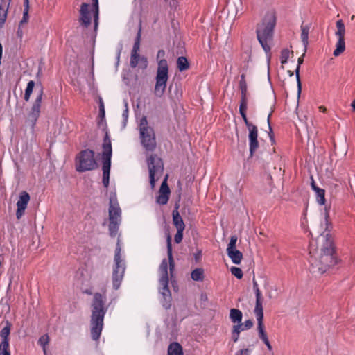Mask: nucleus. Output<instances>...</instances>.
Returning <instances> with one entry per match:
<instances>
[{
	"mask_svg": "<svg viewBox=\"0 0 355 355\" xmlns=\"http://www.w3.org/2000/svg\"><path fill=\"white\" fill-rule=\"evenodd\" d=\"M243 121L248 128L249 131L248 139H249V150H250V157H252L254 153L258 149L259 144L258 141V128L255 125H253L250 123L248 118L247 115H241Z\"/></svg>",
	"mask_w": 355,
	"mask_h": 355,
	"instance_id": "dca6fc26",
	"label": "nucleus"
},
{
	"mask_svg": "<svg viewBox=\"0 0 355 355\" xmlns=\"http://www.w3.org/2000/svg\"><path fill=\"white\" fill-rule=\"evenodd\" d=\"M168 79V67L166 60L162 59L158 62L156 75V83L154 93L155 96L161 97L165 92L166 83Z\"/></svg>",
	"mask_w": 355,
	"mask_h": 355,
	"instance_id": "f8f14e48",
	"label": "nucleus"
},
{
	"mask_svg": "<svg viewBox=\"0 0 355 355\" xmlns=\"http://www.w3.org/2000/svg\"><path fill=\"white\" fill-rule=\"evenodd\" d=\"M101 109H105L104 103L101 98H100V99H99V110H101Z\"/></svg>",
	"mask_w": 355,
	"mask_h": 355,
	"instance_id": "603ef678",
	"label": "nucleus"
},
{
	"mask_svg": "<svg viewBox=\"0 0 355 355\" xmlns=\"http://www.w3.org/2000/svg\"><path fill=\"white\" fill-rule=\"evenodd\" d=\"M184 230H178L177 232L174 236V241L176 243H180L182 242L183 239V232Z\"/></svg>",
	"mask_w": 355,
	"mask_h": 355,
	"instance_id": "ea45409f",
	"label": "nucleus"
},
{
	"mask_svg": "<svg viewBox=\"0 0 355 355\" xmlns=\"http://www.w3.org/2000/svg\"><path fill=\"white\" fill-rule=\"evenodd\" d=\"M191 277L194 281H202L204 279V270L202 268H196L191 274Z\"/></svg>",
	"mask_w": 355,
	"mask_h": 355,
	"instance_id": "c756f323",
	"label": "nucleus"
},
{
	"mask_svg": "<svg viewBox=\"0 0 355 355\" xmlns=\"http://www.w3.org/2000/svg\"><path fill=\"white\" fill-rule=\"evenodd\" d=\"M126 266L125 261L121 257V248L118 241L114 257V265L112 272V283L114 290H118L123 279Z\"/></svg>",
	"mask_w": 355,
	"mask_h": 355,
	"instance_id": "423d86ee",
	"label": "nucleus"
},
{
	"mask_svg": "<svg viewBox=\"0 0 355 355\" xmlns=\"http://www.w3.org/2000/svg\"><path fill=\"white\" fill-rule=\"evenodd\" d=\"M112 155V144L108 133L106 132L103 139L102 153V182L105 188H107L110 183V173L111 167V157Z\"/></svg>",
	"mask_w": 355,
	"mask_h": 355,
	"instance_id": "0eeeda50",
	"label": "nucleus"
},
{
	"mask_svg": "<svg viewBox=\"0 0 355 355\" xmlns=\"http://www.w3.org/2000/svg\"><path fill=\"white\" fill-rule=\"evenodd\" d=\"M98 24H97V23H95V24H94V28H95V30L97 28Z\"/></svg>",
	"mask_w": 355,
	"mask_h": 355,
	"instance_id": "13d9d810",
	"label": "nucleus"
},
{
	"mask_svg": "<svg viewBox=\"0 0 355 355\" xmlns=\"http://www.w3.org/2000/svg\"><path fill=\"white\" fill-rule=\"evenodd\" d=\"M49 338L47 334L42 335L38 340V344L42 347L44 355H46V346L49 344Z\"/></svg>",
	"mask_w": 355,
	"mask_h": 355,
	"instance_id": "72a5a7b5",
	"label": "nucleus"
},
{
	"mask_svg": "<svg viewBox=\"0 0 355 355\" xmlns=\"http://www.w3.org/2000/svg\"><path fill=\"white\" fill-rule=\"evenodd\" d=\"M305 53H306V52L304 51L303 54L298 58V60H297V68L295 69V74H296V77H297V87H298L299 93L301 91V82H300V65L304 62V57L305 55Z\"/></svg>",
	"mask_w": 355,
	"mask_h": 355,
	"instance_id": "cd10ccee",
	"label": "nucleus"
},
{
	"mask_svg": "<svg viewBox=\"0 0 355 355\" xmlns=\"http://www.w3.org/2000/svg\"><path fill=\"white\" fill-rule=\"evenodd\" d=\"M35 82L33 80H30L26 86V88L25 89L24 93V100L26 101H28L30 100L31 94L33 91L34 87H35Z\"/></svg>",
	"mask_w": 355,
	"mask_h": 355,
	"instance_id": "7c9ffc66",
	"label": "nucleus"
},
{
	"mask_svg": "<svg viewBox=\"0 0 355 355\" xmlns=\"http://www.w3.org/2000/svg\"><path fill=\"white\" fill-rule=\"evenodd\" d=\"M94 151L90 149L81 150L76 157V167L78 172L92 171L97 168Z\"/></svg>",
	"mask_w": 355,
	"mask_h": 355,
	"instance_id": "9d476101",
	"label": "nucleus"
},
{
	"mask_svg": "<svg viewBox=\"0 0 355 355\" xmlns=\"http://www.w3.org/2000/svg\"><path fill=\"white\" fill-rule=\"evenodd\" d=\"M236 355H251V350L250 349H243L239 350Z\"/></svg>",
	"mask_w": 355,
	"mask_h": 355,
	"instance_id": "c03bdc74",
	"label": "nucleus"
},
{
	"mask_svg": "<svg viewBox=\"0 0 355 355\" xmlns=\"http://www.w3.org/2000/svg\"><path fill=\"white\" fill-rule=\"evenodd\" d=\"M335 35L338 38V41L336 44V49L334 51V55L337 57L343 53L345 50V24H336V30L335 31Z\"/></svg>",
	"mask_w": 355,
	"mask_h": 355,
	"instance_id": "f3484780",
	"label": "nucleus"
},
{
	"mask_svg": "<svg viewBox=\"0 0 355 355\" xmlns=\"http://www.w3.org/2000/svg\"><path fill=\"white\" fill-rule=\"evenodd\" d=\"M105 109L99 110V116H100V117H101L103 119V118L105 117Z\"/></svg>",
	"mask_w": 355,
	"mask_h": 355,
	"instance_id": "3c124183",
	"label": "nucleus"
},
{
	"mask_svg": "<svg viewBox=\"0 0 355 355\" xmlns=\"http://www.w3.org/2000/svg\"><path fill=\"white\" fill-rule=\"evenodd\" d=\"M141 24H139L137 37L135 40V43L133 45V48L131 51V56L130 60V65L132 68H135L140 61L141 67L145 69L147 67L148 61L146 58L140 57L139 55V50H140V42H141Z\"/></svg>",
	"mask_w": 355,
	"mask_h": 355,
	"instance_id": "4468645a",
	"label": "nucleus"
},
{
	"mask_svg": "<svg viewBox=\"0 0 355 355\" xmlns=\"http://www.w3.org/2000/svg\"><path fill=\"white\" fill-rule=\"evenodd\" d=\"M146 163L149 171V181L151 189H153L155 182L162 177L164 172V164L162 159L156 154H151L146 159Z\"/></svg>",
	"mask_w": 355,
	"mask_h": 355,
	"instance_id": "1a4fd4ad",
	"label": "nucleus"
},
{
	"mask_svg": "<svg viewBox=\"0 0 355 355\" xmlns=\"http://www.w3.org/2000/svg\"><path fill=\"white\" fill-rule=\"evenodd\" d=\"M231 272L233 275H234L236 278L239 279H241L243 275L241 269L235 266L232 267Z\"/></svg>",
	"mask_w": 355,
	"mask_h": 355,
	"instance_id": "4c0bfd02",
	"label": "nucleus"
},
{
	"mask_svg": "<svg viewBox=\"0 0 355 355\" xmlns=\"http://www.w3.org/2000/svg\"><path fill=\"white\" fill-rule=\"evenodd\" d=\"M232 329L239 334L241 331L246 330V329H244L243 324L241 323V322L240 323H236V324L233 326Z\"/></svg>",
	"mask_w": 355,
	"mask_h": 355,
	"instance_id": "a19ab883",
	"label": "nucleus"
},
{
	"mask_svg": "<svg viewBox=\"0 0 355 355\" xmlns=\"http://www.w3.org/2000/svg\"><path fill=\"white\" fill-rule=\"evenodd\" d=\"M230 318L232 322L240 323L242 321L243 313L241 311L237 309H231L230 311Z\"/></svg>",
	"mask_w": 355,
	"mask_h": 355,
	"instance_id": "a878e982",
	"label": "nucleus"
},
{
	"mask_svg": "<svg viewBox=\"0 0 355 355\" xmlns=\"http://www.w3.org/2000/svg\"><path fill=\"white\" fill-rule=\"evenodd\" d=\"M105 298V295L96 293L91 304V336L95 341L98 340L103 330L104 317L107 311L104 306Z\"/></svg>",
	"mask_w": 355,
	"mask_h": 355,
	"instance_id": "f03ea898",
	"label": "nucleus"
},
{
	"mask_svg": "<svg viewBox=\"0 0 355 355\" xmlns=\"http://www.w3.org/2000/svg\"><path fill=\"white\" fill-rule=\"evenodd\" d=\"M181 345L177 342L171 343L168 347V355H183Z\"/></svg>",
	"mask_w": 355,
	"mask_h": 355,
	"instance_id": "393cba45",
	"label": "nucleus"
},
{
	"mask_svg": "<svg viewBox=\"0 0 355 355\" xmlns=\"http://www.w3.org/2000/svg\"><path fill=\"white\" fill-rule=\"evenodd\" d=\"M275 24H258L256 29L259 42L266 53L271 50L270 43L273 40Z\"/></svg>",
	"mask_w": 355,
	"mask_h": 355,
	"instance_id": "9b49d317",
	"label": "nucleus"
},
{
	"mask_svg": "<svg viewBox=\"0 0 355 355\" xmlns=\"http://www.w3.org/2000/svg\"><path fill=\"white\" fill-rule=\"evenodd\" d=\"M288 73H289L290 76H292L293 75V73L291 71H288Z\"/></svg>",
	"mask_w": 355,
	"mask_h": 355,
	"instance_id": "4d7b16f0",
	"label": "nucleus"
},
{
	"mask_svg": "<svg viewBox=\"0 0 355 355\" xmlns=\"http://www.w3.org/2000/svg\"><path fill=\"white\" fill-rule=\"evenodd\" d=\"M166 243H167V255L168 261L164 259L162 260L160 266H159V284L162 286L160 288V293L164 297H171V292L168 288V267L169 266V270L171 274H173V272L175 268V261L173 257V250H172V244H171V237L169 234H168L166 238ZM173 275H171L172 276Z\"/></svg>",
	"mask_w": 355,
	"mask_h": 355,
	"instance_id": "7ed1b4c3",
	"label": "nucleus"
},
{
	"mask_svg": "<svg viewBox=\"0 0 355 355\" xmlns=\"http://www.w3.org/2000/svg\"><path fill=\"white\" fill-rule=\"evenodd\" d=\"M270 116H271V114H269L268 116V119H267V121H268V129H269V131H270V134L272 132V128H271V125H270Z\"/></svg>",
	"mask_w": 355,
	"mask_h": 355,
	"instance_id": "09e8293b",
	"label": "nucleus"
},
{
	"mask_svg": "<svg viewBox=\"0 0 355 355\" xmlns=\"http://www.w3.org/2000/svg\"><path fill=\"white\" fill-rule=\"evenodd\" d=\"M329 209H324V220L326 224V231L324 232L317 239L316 243L313 241L310 243L309 248V262L311 270L313 273H324L330 267L334 266L337 263V258L335 254L333 239L329 234V227L331 223L329 221Z\"/></svg>",
	"mask_w": 355,
	"mask_h": 355,
	"instance_id": "f257e3e1",
	"label": "nucleus"
},
{
	"mask_svg": "<svg viewBox=\"0 0 355 355\" xmlns=\"http://www.w3.org/2000/svg\"><path fill=\"white\" fill-rule=\"evenodd\" d=\"M177 67L180 71L188 69L189 64L187 59L184 56L179 57L177 60Z\"/></svg>",
	"mask_w": 355,
	"mask_h": 355,
	"instance_id": "bb28decb",
	"label": "nucleus"
},
{
	"mask_svg": "<svg viewBox=\"0 0 355 355\" xmlns=\"http://www.w3.org/2000/svg\"><path fill=\"white\" fill-rule=\"evenodd\" d=\"M167 179L168 175H166L164 180H163L158 192V196L156 198L157 203L162 205L167 204L171 193L170 189L167 184Z\"/></svg>",
	"mask_w": 355,
	"mask_h": 355,
	"instance_id": "aec40b11",
	"label": "nucleus"
},
{
	"mask_svg": "<svg viewBox=\"0 0 355 355\" xmlns=\"http://www.w3.org/2000/svg\"><path fill=\"white\" fill-rule=\"evenodd\" d=\"M92 6L87 3H83L80 10V22H98V0H92Z\"/></svg>",
	"mask_w": 355,
	"mask_h": 355,
	"instance_id": "ddd939ff",
	"label": "nucleus"
},
{
	"mask_svg": "<svg viewBox=\"0 0 355 355\" xmlns=\"http://www.w3.org/2000/svg\"><path fill=\"white\" fill-rule=\"evenodd\" d=\"M242 324H243L244 329H246V330H248L253 327V322L252 320H247Z\"/></svg>",
	"mask_w": 355,
	"mask_h": 355,
	"instance_id": "37998d69",
	"label": "nucleus"
},
{
	"mask_svg": "<svg viewBox=\"0 0 355 355\" xmlns=\"http://www.w3.org/2000/svg\"><path fill=\"white\" fill-rule=\"evenodd\" d=\"M290 56V51L287 49H284L281 51L280 62L282 64L287 63Z\"/></svg>",
	"mask_w": 355,
	"mask_h": 355,
	"instance_id": "e433bc0d",
	"label": "nucleus"
},
{
	"mask_svg": "<svg viewBox=\"0 0 355 355\" xmlns=\"http://www.w3.org/2000/svg\"><path fill=\"white\" fill-rule=\"evenodd\" d=\"M10 0H0V22H6Z\"/></svg>",
	"mask_w": 355,
	"mask_h": 355,
	"instance_id": "5701e85b",
	"label": "nucleus"
},
{
	"mask_svg": "<svg viewBox=\"0 0 355 355\" xmlns=\"http://www.w3.org/2000/svg\"><path fill=\"white\" fill-rule=\"evenodd\" d=\"M9 342L1 341L0 343V355H10Z\"/></svg>",
	"mask_w": 355,
	"mask_h": 355,
	"instance_id": "f704fd0d",
	"label": "nucleus"
},
{
	"mask_svg": "<svg viewBox=\"0 0 355 355\" xmlns=\"http://www.w3.org/2000/svg\"><path fill=\"white\" fill-rule=\"evenodd\" d=\"M239 89L241 90V101L239 105V113L241 115L246 114L248 109V87L245 80V74L241 76V80L239 85Z\"/></svg>",
	"mask_w": 355,
	"mask_h": 355,
	"instance_id": "a211bd4d",
	"label": "nucleus"
},
{
	"mask_svg": "<svg viewBox=\"0 0 355 355\" xmlns=\"http://www.w3.org/2000/svg\"><path fill=\"white\" fill-rule=\"evenodd\" d=\"M300 38L304 48V52H306L309 45V35L313 31L311 24H302Z\"/></svg>",
	"mask_w": 355,
	"mask_h": 355,
	"instance_id": "412c9836",
	"label": "nucleus"
},
{
	"mask_svg": "<svg viewBox=\"0 0 355 355\" xmlns=\"http://www.w3.org/2000/svg\"><path fill=\"white\" fill-rule=\"evenodd\" d=\"M351 106L352 107V110L355 111V99L352 102Z\"/></svg>",
	"mask_w": 355,
	"mask_h": 355,
	"instance_id": "864d4df0",
	"label": "nucleus"
},
{
	"mask_svg": "<svg viewBox=\"0 0 355 355\" xmlns=\"http://www.w3.org/2000/svg\"><path fill=\"white\" fill-rule=\"evenodd\" d=\"M43 95L44 87L41 84H40V89L37 92V96L31 107V109L28 114L27 123L31 124L32 129L34 128L37 121V119L39 118L40 114Z\"/></svg>",
	"mask_w": 355,
	"mask_h": 355,
	"instance_id": "2eb2a0df",
	"label": "nucleus"
},
{
	"mask_svg": "<svg viewBox=\"0 0 355 355\" xmlns=\"http://www.w3.org/2000/svg\"><path fill=\"white\" fill-rule=\"evenodd\" d=\"M240 334L235 331L234 329H232V340L234 343H236L239 339Z\"/></svg>",
	"mask_w": 355,
	"mask_h": 355,
	"instance_id": "79ce46f5",
	"label": "nucleus"
},
{
	"mask_svg": "<svg viewBox=\"0 0 355 355\" xmlns=\"http://www.w3.org/2000/svg\"><path fill=\"white\" fill-rule=\"evenodd\" d=\"M139 138L141 144L146 153H153L157 148L155 132L153 127L148 125L147 118L142 116L140 119Z\"/></svg>",
	"mask_w": 355,
	"mask_h": 355,
	"instance_id": "39448f33",
	"label": "nucleus"
},
{
	"mask_svg": "<svg viewBox=\"0 0 355 355\" xmlns=\"http://www.w3.org/2000/svg\"><path fill=\"white\" fill-rule=\"evenodd\" d=\"M316 199L318 204L322 205L325 203V190L323 189H317L315 191Z\"/></svg>",
	"mask_w": 355,
	"mask_h": 355,
	"instance_id": "473e14b6",
	"label": "nucleus"
},
{
	"mask_svg": "<svg viewBox=\"0 0 355 355\" xmlns=\"http://www.w3.org/2000/svg\"><path fill=\"white\" fill-rule=\"evenodd\" d=\"M24 12H23V18L20 21V22H27L28 20V10H29V1L24 0Z\"/></svg>",
	"mask_w": 355,
	"mask_h": 355,
	"instance_id": "c9c22d12",
	"label": "nucleus"
},
{
	"mask_svg": "<svg viewBox=\"0 0 355 355\" xmlns=\"http://www.w3.org/2000/svg\"><path fill=\"white\" fill-rule=\"evenodd\" d=\"M10 323L6 322V325L1 330L0 336L2 338L1 341L9 342V336L10 334Z\"/></svg>",
	"mask_w": 355,
	"mask_h": 355,
	"instance_id": "c85d7f7f",
	"label": "nucleus"
},
{
	"mask_svg": "<svg viewBox=\"0 0 355 355\" xmlns=\"http://www.w3.org/2000/svg\"><path fill=\"white\" fill-rule=\"evenodd\" d=\"M1 24H0V28H1V27H2Z\"/></svg>",
	"mask_w": 355,
	"mask_h": 355,
	"instance_id": "680f3d73",
	"label": "nucleus"
},
{
	"mask_svg": "<svg viewBox=\"0 0 355 355\" xmlns=\"http://www.w3.org/2000/svg\"><path fill=\"white\" fill-rule=\"evenodd\" d=\"M23 25H24V24H19V26L17 31V36L19 38H21L23 36V31H22Z\"/></svg>",
	"mask_w": 355,
	"mask_h": 355,
	"instance_id": "a18cd8bd",
	"label": "nucleus"
},
{
	"mask_svg": "<svg viewBox=\"0 0 355 355\" xmlns=\"http://www.w3.org/2000/svg\"><path fill=\"white\" fill-rule=\"evenodd\" d=\"M109 222L110 235L112 237H115L121 222V209L116 198L111 197L110 198Z\"/></svg>",
	"mask_w": 355,
	"mask_h": 355,
	"instance_id": "6e6552de",
	"label": "nucleus"
},
{
	"mask_svg": "<svg viewBox=\"0 0 355 355\" xmlns=\"http://www.w3.org/2000/svg\"><path fill=\"white\" fill-rule=\"evenodd\" d=\"M165 1H168L169 0H164Z\"/></svg>",
	"mask_w": 355,
	"mask_h": 355,
	"instance_id": "e2e57ef3",
	"label": "nucleus"
},
{
	"mask_svg": "<svg viewBox=\"0 0 355 355\" xmlns=\"http://www.w3.org/2000/svg\"><path fill=\"white\" fill-rule=\"evenodd\" d=\"M172 216H173V224L177 230H184L185 224L178 211V205H176L175 209L173 210Z\"/></svg>",
	"mask_w": 355,
	"mask_h": 355,
	"instance_id": "4be33fe9",
	"label": "nucleus"
},
{
	"mask_svg": "<svg viewBox=\"0 0 355 355\" xmlns=\"http://www.w3.org/2000/svg\"><path fill=\"white\" fill-rule=\"evenodd\" d=\"M128 104H125V109L124 110L123 112V117L125 120H127L128 119Z\"/></svg>",
	"mask_w": 355,
	"mask_h": 355,
	"instance_id": "49530a36",
	"label": "nucleus"
},
{
	"mask_svg": "<svg viewBox=\"0 0 355 355\" xmlns=\"http://www.w3.org/2000/svg\"><path fill=\"white\" fill-rule=\"evenodd\" d=\"M31 197L27 191H23L19 193V199L17 202L16 218L20 220L25 214Z\"/></svg>",
	"mask_w": 355,
	"mask_h": 355,
	"instance_id": "6ab92c4d",
	"label": "nucleus"
},
{
	"mask_svg": "<svg viewBox=\"0 0 355 355\" xmlns=\"http://www.w3.org/2000/svg\"><path fill=\"white\" fill-rule=\"evenodd\" d=\"M170 5H171V6H174V7H175V6H176V5H177V2H176L175 0H173L172 3H171V2H170Z\"/></svg>",
	"mask_w": 355,
	"mask_h": 355,
	"instance_id": "5fc2aeb1",
	"label": "nucleus"
},
{
	"mask_svg": "<svg viewBox=\"0 0 355 355\" xmlns=\"http://www.w3.org/2000/svg\"><path fill=\"white\" fill-rule=\"evenodd\" d=\"M228 257L234 264H240L243 259L242 253L236 250H230L227 251Z\"/></svg>",
	"mask_w": 355,
	"mask_h": 355,
	"instance_id": "b1692460",
	"label": "nucleus"
},
{
	"mask_svg": "<svg viewBox=\"0 0 355 355\" xmlns=\"http://www.w3.org/2000/svg\"><path fill=\"white\" fill-rule=\"evenodd\" d=\"M276 20L277 17L275 10H270L266 13L263 22H276Z\"/></svg>",
	"mask_w": 355,
	"mask_h": 355,
	"instance_id": "2f4dec72",
	"label": "nucleus"
},
{
	"mask_svg": "<svg viewBox=\"0 0 355 355\" xmlns=\"http://www.w3.org/2000/svg\"><path fill=\"white\" fill-rule=\"evenodd\" d=\"M86 26H88L89 25H90L91 24L89 23H87V24H84Z\"/></svg>",
	"mask_w": 355,
	"mask_h": 355,
	"instance_id": "bf43d9fd",
	"label": "nucleus"
},
{
	"mask_svg": "<svg viewBox=\"0 0 355 355\" xmlns=\"http://www.w3.org/2000/svg\"><path fill=\"white\" fill-rule=\"evenodd\" d=\"M319 109H320V110L321 112H324L326 111V108H325L324 107H323V106H320V107H319Z\"/></svg>",
	"mask_w": 355,
	"mask_h": 355,
	"instance_id": "6e6d98bb",
	"label": "nucleus"
},
{
	"mask_svg": "<svg viewBox=\"0 0 355 355\" xmlns=\"http://www.w3.org/2000/svg\"><path fill=\"white\" fill-rule=\"evenodd\" d=\"M237 241V237L236 236H232L230 238V243L227 248V251L230 250H234L236 248V243Z\"/></svg>",
	"mask_w": 355,
	"mask_h": 355,
	"instance_id": "58836bf2",
	"label": "nucleus"
},
{
	"mask_svg": "<svg viewBox=\"0 0 355 355\" xmlns=\"http://www.w3.org/2000/svg\"><path fill=\"white\" fill-rule=\"evenodd\" d=\"M165 55V51L164 50H159L157 53V58L164 57Z\"/></svg>",
	"mask_w": 355,
	"mask_h": 355,
	"instance_id": "8fccbe9b",
	"label": "nucleus"
},
{
	"mask_svg": "<svg viewBox=\"0 0 355 355\" xmlns=\"http://www.w3.org/2000/svg\"><path fill=\"white\" fill-rule=\"evenodd\" d=\"M336 22L340 23V22H342V21L341 20H338Z\"/></svg>",
	"mask_w": 355,
	"mask_h": 355,
	"instance_id": "052dcab7",
	"label": "nucleus"
},
{
	"mask_svg": "<svg viewBox=\"0 0 355 355\" xmlns=\"http://www.w3.org/2000/svg\"><path fill=\"white\" fill-rule=\"evenodd\" d=\"M253 284V290L255 293L256 296V303L255 307L254 309V313L255 314L257 320V330L259 338L264 343V344L267 346L268 349L271 350L272 346L269 342L268 338V336L264 329L263 324V298L261 294V291L259 289L257 282L254 277L252 279Z\"/></svg>",
	"mask_w": 355,
	"mask_h": 355,
	"instance_id": "20e7f679",
	"label": "nucleus"
},
{
	"mask_svg": "<svg viewBox=\"0 0 355 355\" xmlns=\"http://www.w3.org/2000/svg\"><path fill=\"white\" fill-rule=\"evenodd\" d=\"M311 180H312L311 184V188L315 192V191H317V189H320V188H319L318 187L316 186L315 182L313 178H311Z\"/></svg>",
	"mask_w": 355,
	"mask_h": 355,
	"instance_id": "de8ad7c7",
	"label": "nucleus"
}]
</instances>
